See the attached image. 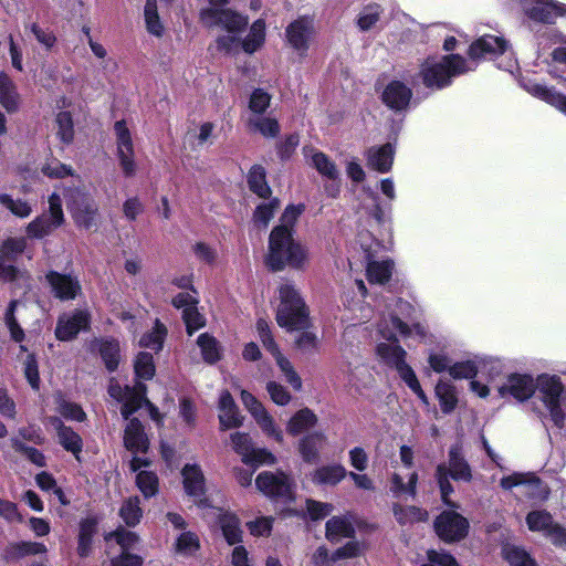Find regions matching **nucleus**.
<instances>
[{
	"instance_id": "30",
	"label": "nucleus",
	"mask_w": 566,
	"mask_h": 566,
	"mask_svg": "<svg viewBox=\"0 0 566 566\" xmlns=\"http://www.w3.org/2000/svg\"><path fill=\"white\" fill-rule=\"evenodd\" d=\"M411 90L400 81L390 82L382 91V102L394 111L405 109L411 99Z\"/></svg>"
},
{
	"instance_id": "57",
	"label": "nucleus",
	"mask_w": 566,
	"mask_h": 566,
	"mask_svg": "<svg viewBox=\"0 0 566 566\" xmlns=\"http://www.w3.org/2000/svg\"><path fill=\"white\" fill-rule=\"evenodd\" d=\"M105 539H115L116 543L120 546L122 553H127L135 548V546L138 544L139 537L135 532L119 527L115 532L107 534Z\"/></svg>"
},
{
	"instance_id": "56",
	"label": "nucleus",
	"mask_w": 566,
	"mask_h": 566,
	"mask_svg": "<svg viewBox=\"0 0 566 566\" xmlns=\"http://www.w3.org/2000/svg\"><path fill=\"white\" fill-rule=\"evenodd\" d=\"M479 374V358L452 364L449 375L454 379H473Z\"/></svg>"
},
{
	"instance_id": "5",
	"label": "nucleus",
	"mask_w": 566,
	"mask_h": 566,
	"mask_svg": "<svg viewBox=\"0 0 566 566\" xmlns=\"http://www.w3.org/2000/svg\"><path fill=\"white\" fill-rule=\"evenodd\" d=\"M538 398L548 412V417L558 429L566 426V391L558 376L541 375Z\"/></svg>"
},
{
	"instance_id": "61",
	"label": "nucleus",
	"mask_w": 566,
	"mask_h": 566,
	"mask_svg": "<svg viewBox=\"0 0 566 566\" xmlns=\"http://www.w3.org/2000/svg\"><path fill=\"white\" fill-rule=\"evenodd\" d=\"M305 207L303 205H290L285 208L283 214L280 218V224L274 228H282L285 232H292L295 234L294 226L301 214L304 212Z\"/></svg>"
},
{
	"instance_id": "50",
	"label": "nucleus",
	"mask_w": 566,
	"mask_h": 566,
	"mask_svg": "<svg viewBox=\"0 0 566 566\" xmlns=\"http://www.w3.org/2000/svg\"><path fill=\"white\" fill-rule=\"evenodd\" d=\"M139 504L140 501L137 496L124 501L119 516L127 526H135L140 522L143 511Z\"/></svg>"
},
{
	"instance_id": "35",
	"label": "nucleus",
	"mask_w": 566,
	"mask_h": 566,
	"mask_svg": "<svg viewBox=\"0 0 566 566\" xmlns=\"http://www.w3.org/2000/svg\"><path fill=\"white\" fill-rule=\"evenodd\" d=\"M326 442V436L315 431L303 437L298 442V452L307 463H315L319 459V451Z\"/></svg>"
},
{
	"instance_id": "18",
	"label": "nucleus",
	"mask_w": 566,
	"mask_h": 566,
	"mask_svg": "<svg viewBox=\"0 0 566 566\" xmlns=\"http://www.w3.org/2000/svg\"><path fill=\"white\" fill-rule=\"evenodd\" d=\"M233 449L250 465L273 464L275 457L266 449H255L248 433L234 432L230 436Z\"/></svg>"
},
{
	"instance_id": "29",
	"label": "nucleus",
	"mask_w": 566,
	"mask_h": 566,
	"mask_svg": "<svg viewBox=\"0 0 566 566\" xmlns=\"http://www.w3.org/2000/svg\"><path fill=\"white\" fill-rule=\"evenodd\" d=\"M312 165L326 179L333 184L326 187L329 196L335 197L339 192V187L335 184L339 179V171L333 160L322 151L311 150Z\"/></svg>"
},
{
	"instance_id": "4",
	"label": "nucleus",
	"mask_w": 566,
	"mask_h": 566,
	"mask_svg": "<svg viewBox=\"0 0 566 566\" xmlns=\"http://www.w3.org/2000/svg\"><path fill=\"white\" fill-rule=\"evenodd\" d=\"M280 304L276 322L289 331L302 329L307 326L308 312L297 289L291 283L280 286Z\"/></svg>"
},
{
	"instance_id": "41",
	"label": "nucleus",
	"mask_w": 566,
	"mask_h": 566,
	"mask_svg": "<svg viewBox=\"0 0 566 566\" xmlns=\"http://www.w3.org/2000/svg\"><path fill=\"white\" fill-rule=\"evenodd\" d=\"M0 103L9 112H15L19 107V94L10 76L0 73Z\"/></svg>"
},
{
	"instance_id": "53",
	"label": "nucleus",
	"mask_w": 566,
	"mask_h": 566,
	"mask_svg": "<svg viewBox=\"0 0 566 566\" xmlns=\"http://www.w3.org/2000/svg\"><path fill=\"white\" fill-rule=\"evenodd\" d=\"M99 353L109 371H114L119 363V344L116 340H102L99 343Z\"/></svg>"
},
{
	"instance_id": "6",
	"label": "nucleus",
	"mask_w": 566,
	"mask_h": 566,
	"mask_svg": "<svg viewBox=\"0 0 566 566\" xmlns=\"http://www.w3.org/2000/svg\"><path fill=\"white\" fill-rule=\"evenodd\" d=\"M108 394L112 398L122 402V416L128 419L130 415L137 411L143 405H146L150 418L157 423L163 422L161 415L156 406L146 398V385L137 382L135 386H120L114 378L111 379Z\"/></svg>"
},
{
	"instance_id": "19",
	"label": "nucleus",
	"mask_w": 566,
	"mask_h": 566,
	"mask_svg": "<svg viewBox=\"0 0 566 566\" xmlns=\"http://www.w3.org/2000/svg\"><path fill=\"white\" fill-rule=\"evenodd\" d=\"M91 323V315L86 310H75L62 314L56 324L55 336L59 340L67 342L86 331Z\"/></svg>"
},
{
	"instance_id": "47",
	"label": "nucleus",
	"mask_w": 566,
	"mask_h": 566,
	"mask_svg": "<svg viewBox=\"0 0 566 566\" xmlns=\"http://www.w3.org/2000/svg\"><path fill=\"white\" fill-rule=\"evenodd\" d=\"M436 395L444 413H450L455 408L458 398L451 384L440 380L436 386Z\"/></svg>"
},
{
	"instance_id": "12",
	"label": "nucleus",
	"mask_w": 566,
	"mask_h": 566,
	"mask_svg": "<svg viewBox=\"0 0 566 566\" xmlns=\"http://www.w3.org/2000/svg\"><path fill=\"white\" fill-rule=\"evenodd\" d=\"M200 20L208 28L219 27L232 34L240 33L249 23L247 15L218 7L202 9Z\"/></svg>"
},
{
	"instance_id": "36",
	"label": "nucleus",
	"mask_w": 566,
	"mask_h": 566,
	"mask_svg": "<svg viewBox=\"0 0 566 566\" xmlns=\"http://www.w3.org/2000/svg\"><path fill=\"white\" fill-rule=\"evenodd\" d=\"M265 39V21L263 19H258L251 24L248 34L241 40V48L244 53L253 54L264 45Z\"/></svg>"
},
{
	"instance_id": "9",
	"label": "nucleus",
	"mask_w": 566,
	"mask_h": 566,
	"mask_svg": "<svg viewBox=\"0 0 566 566\" xmlns=\"http://www.w3.org/2000/svg\"><path fill=\"white\" fill-rule=\"evenodd\" d=\"M65 198L67 208L78 228L85 230L97 228L98 207L85 188H70L65 191Z\"/></svg>"
},
{
	"instance_id": "23",
	"label": "nucleus",
	"mask_w": 566,
	"mask_h": 566,
	"mask_svg": "<svg viewBox=\"0 0 566 566\" xmlns=\"http://www.w3.org/2000/svg\"><path fill=\"white\" fill-rule=\"evenodd\" d=\"M359 242L363 250L366 253V259L368 260L366 272L367 279L370 283L385 284L391 277L394 270V262L389 259L381 261H371L373 247L371 242L369 243L364 239V235H359Z\"/></svg>"
},
{
	"instance_id": "44",
	"label": "nucleus",
	"mask_w": 566,
	"mask_h": 566,
	"mask_svg": "<svg viewBox=\"0 0 566 566\" xmlns=\"http://www.w3.org/2000/svg\"><path fill=\"white\" fill-rule=\"evenodd\" d=\"M248 126L251 130L261 134L265 138H274L280 133L277 120L270 116H250Z\"/></svg>"
},
{
	"instance_id": "62",
	"label": "nucleus",
	"mask_w": 566,
	"mask_h": 566,
	"mask_svg": "<svg viewBox=\"0 0 566 566\" xmlns=\"http://www.w3.org/2000/svg\"><path fill=\"white\" fill-rule=\"evenodd\" d=\"M271 103V95L262 90L255 88L250 96L249 109L252 113L251 116H260L265 113Z\"/></svg>"
},
{
	"instance_id": "25",
	"label": "nucleus",
	"mask_w": 566,
	"mask_h": 566,
	"mask_svg": "<svg viewBox=\"0 0 566 566\" xmlns=\"http://www.w3.org/2000/svg\"><path fill=\"white\" fill-rule=\"evenodd\" d=\"M184 488L188 495L199 499L198 505L206 507L208 502L201 499L205 494V476L198 464H186L182 469Z\"/></svg>"
},
{
	"instance_id": "26",
	"label": "nucleus",
	"mask_w": 566,
	"mask_h": 566,
	"mask_svg": "<svg viewBox=\"0 0 566 566\" xmlns=\"http://www.w3.org/2000/svg\"><path fill=\"white\" fill-rule=\"evenodd\" d=\"M219 422L221 430L233 429L242 426L243 417L229 391L224 390L219 397Z\"/></svg>"
},
{
	"instance_id": "13",
	"label": "nucleus",
	"mask_w": 566,
	"mask_h": 566,
	"mask_svg": "<svg viewBox=\"0 0 566 566\" xmlns=\"http://www.w3.org/2000/svg\"><path fill=\"white\" fill-rule=\"evenodd\" d=\"M114 134L116 154L123 174L126 177H133L136 174L135 149L132 133L125 120H117L114 124Z\"/></svg>"
},
{
	"instance_id": "17",
	"label": "nucleus",
	"mask_w": 566,
	"mask_h": 566,
	"mask_svg": "<svg viewBox=\"0 0 566 566\" xmlns=\"http://www.w3.org/2000/svg\"><path fill=\"white\" fill-rule=\"evenodd\" d=\"M525 14L536 22L554 23L558 17H566V4L557 0H523Z\"/></svg>"
},
{
	"instance_id": "20",
	"label": "nucleus",
	"mask_w": 566,
	"mask_h": 566,
	"mask_svg": "<svg viewBox=\"0 0 566 566\" xmlns=\"http://www.w3.org/2000/svg\"><path fill=\"white\" fill-rule=\"evenodd\" d=\"M241 400L262 431L277 442H282L283 433L281 429L274 423L273 418L268 413L262 403L247 390L241 391Z\"/></svg>"
},
{
	"instance_id": "15",
	"label": "nucleus",
	"mask_w": 566,
	"mask_h": 566,
	"mask_svg": "<svg viewBox=\"0 0 566 566\" xmlns=\"http://www.w3.org/2000/svg\"><path fill=\"white\" fill-rule=\"evenodd\" d=\"M314 34V20L308 15L295 19L285 29L287 43L300 56L307 55Z\"/></svg>"
},
{
	"instance_id": "38",
	"label": "nucleus",
	"mask_w": 566,
	"mask_h": 566,
	"mask_svg": "<svg viewBox=\"0 0 566 566\" xmlns=\"http://www.w3.org/2000/svg\"><path fill=\"white\" fill-rule=\"evenodd\" d=\"M317 416L308 408L295 412L287 422L286 430L292 436L303 433L317 423Z\"/></svg>"
},
{
	"instance_id": "58",
	"label": "nucleus",
	"mask_w": 566,
	"mask_h": 566,
	"mask_svg": "<svg viewBox=\"0 0 566 566\" xmlns=\"http://www.w3.org/2000/svg\"><path fill=\"white\" fill-rule=\"evenodd\" d=\"M25 30L30 31L38 43L45 50H51L56 43V36L50 28H43L36 22L25 24Z\"/></svg>"
},
{
	"instance_id": "54",
	"label": "nucleus",
	"mask_w": 566,
	"mask_h": 566,
	"mask_svg": "<svg viewBox=\"0 0 566 566\" xmlns=\"http://www.w3.org/2000/svg\"><path fill=\"white\" fill-rule=\"evenodd\" d=\"M166 333V327L159 321H156L153 331L145 334L139 339V346L158 352L163 348Z\"/></svg>"
},
{
	"instance_id": "3",
	"label": "nucleus",
	"mask_w": 566,
	"mask_h": 566,
	"mask_svg": "<svg viewBox=\"0 0 566 566\" xmlns=\"http://www.w3.org/2000/svg\"><path fill=\"white\" fill-rule=\"evenodd\" d=\"M415 312L413 306L401 298H392L386 304V311L381 313L377 329L382 338H392L400 334L401 336L409 337L413 334L419 337L426 336V328L421 324L409 326L402 321L412 316Z\"/></svg>"
},
{
	"instance_id": "37",
	"label": "nucleus",
	"mask_w": 566,
	"mask_h": 566,
	"mask_svg": "<svg viewBox=\"0 0 566 566\" xmlns=\"http://www.w3.org/2000/svg\"><path fill=\"white\" fill-rule=\"evenodd\" d=\"M196 343L200 348L201 357L205 363L213 365L221 359L222 347L212 335L202 333L198 336Z\"/></svg>"
},
{
	"instance_id": "48",
	"label": "nucleus",
	"mask_w": 566,
	"mask_h": 566,
	"mask_svg": "<svg viewBox=\"0 0 566 566\" xmlns=\"http://www.w3.org/2000/svg\"><path fill=\"white\" fill-rule=\"evenodd\" d=\"M144 17L147 31L155 36H161L164 27L158 14L157 0H146Z\"/></svg>"
},
{
	"instance_id": "40",
	"label": "nucleus",
	"mask_w": 566,
	"mask_h": 566,
	"mask_svg": "<svg viewBox=\"0 0 566 566\" xmlns=\"http://www.w3.org/2000/svg\"><path fill=\"white\" fill-rule=\"evenodd\" d=\"M347 307L354 313V318L357 321V323H354L345 328L342 336L343 343H350V338L354 337V334L357 331V325L367 322L371 314V308L368 305L363 304L360 300L348 302Z\"/></svg>"
},
{
	"instance_id": "24",
	"label": "nucleus",
	"mask_w": 566,
	"mask_h": 566,
	"mask_svg": "<svg viewBox=\"0 0 566 566\" xmlns=\"http://www.w3.org/2000/svg\"><path fill=\"white\" fill-rule=\"evenodd\" d=\"M385 342H380L376 346V355L378 359L385 365L395 368L399 374L402 368H407L409 365L406 363V350L399 345L396 336L392 338H384Z\"/></svg>"
},
{
	"instance_id": "27",
	"label": "nucleus",
	"mask_w": 566,
	"mask_h": 566,
	"mask_svg": "<svg viewBox=\"0 0 566 566\" xmlns=\"http://www.w3.org/2000/svg\"><path fill=\"white\" fill-rule=\"evenodd\" d=\"M150 462L147 459L140 457H134L130 461V470L137 472L136 483L140 492L146 496L150 497L157 493L158 479L151 471L143 470V468L149 467Z\"/></svg>"
},
{
	"instance_id": "49",
	"label": "nucleus",
	"mask_w": 566,
	"mask_h": 566,
	"mask_svg": "<svg viewBox=\"0 0 566 566\" xmlns=\"http://www.w3.org/2000/svg\"><path fill=\"white\" fill-rule=\"evenodd\" d=\"M95 531L96 521L94 518H86L81 522L77 546V553L80 556L85 557L88 555Z\"/></svg>"
},
{
	"instance_id": "42",
	"label": "nucleus",
	"mask_w": 566,
	"mask_h": 566,
	"mask_svg": "<svg viewBox=\"0 0 566 566\" xmlns=\"http://www.w3.org/2000/svg\"><path fill=\"white\" fill-rule=\"evenodd\" d=\"M346 475L347 471L342 464L324 465L314 471L312 481L316 484L335 485Z\"/></svg>"
},
{
	"instance_id": "33",
	"label": "nucleus",
	"mask_w": 566,
	"mask_h": 566,
	"mask_svg": "<svg viewBox=\"0 0 566 566\" xmlns=\"http://www.w3.org/2000/svg\"><path fill=\"white\" fill-rule=\"evenodd\" d=\"M395 148L391 144L370 147L366 153L367 165L378 172H388L394 163Z\"/></svg>"
},
{
	"instance_id": "32",
	"label": "nucleus",
	"mask_w": 566,
	"mask_h": 566,
	"mask_svg": "<svg viewBox=\"0 0 566 566\" xmlns=\"http://www.w3.org/2000/svg\"><path fill=\"white\" fill-rule=\"evenodd\" d=\"M522 85L531 95L546 102L566 114V96L535 81H523Z\"/></svg>"
},
{
	"instance_id": "14",
	"label": "nucleus",
	"mask_w": 566,
	"mask_h": 566,
	"mask_svg": "<svg viewBox=\"0 0 566 566\" xmlns=\"http://www.w3.org/2000/svg\"><path fill=\"white\" fill-rule=\"evenodd\" d=\"M526 524L532 532L543 533L555 546H566V528L554 522L545 510H535L527 514Z\"/></svg>"
},
{
	"instance_id": "8",
	"label": "nucleus",
	"mask_w": 566,
	"mask_h": 566,
	"mask_svg": "<svg viewBox=\"0 0 566 566\" xmlns=\"http://www.w3.org/2000/svg\"><path fill=\"white\" fill-rule=\"evenodd\" d=\"M449 476L457 481L469 482L472 479L471 469L462 457L461 447L454 444L449 451V465L441 463L437 467L436 479L438 481L441 497L444 504L451 505L449 496L453 493V488Z\"/></svg>"
},
{
	"instance_id": "46",
	"label": "nucleus",
	"mask_w": 566,
	"mask_h": 566,
	"mask_svg": "<svg viewBox=\"0 0 566 566\" xmlns=\"http://www.w3.org/2000/svg\"><path fill=\"white\" fill-rule=\"evenodd\" d=\"M392 511L397 522L400 525H408L428 520L427 511H423L417 506H402L400 504H394Z\"/></svg>"
},
{
	"instance_id": "59",
	"label": "nucleus",
	"mask_w": 566,
	"mask_h": 566,
	"mask_svg": "<svg viewBox=\"0 0 566 566\" xmlns=\"http://www.w3.org/2000/svg\"><path fill=\"white\" fill-rule=\"evenodd\" d=\"M274 359L279 368L281 369L282 374L284 375L285 380L292 386L293 389L297 391L301 390L302 379L295 371L292 363L285 356H283L282 353L274 356Z\"/></svg>"
},
{
	"instance_id": "1",
	"label": "nucleus",
	"mask_w": 566,
	"mask_h": 566,
	"mask_svg": "<svg viewBox=\"0 0 566 566\" xmlns=\"http://www.w3.org/2000/svg\"><path fill=\"white\" fill-rule=\"evenodd\" d=\"M264 261L266 266L274 272L283 271L286 268L302 271L310 262V253L307 247L292 232H285L282 228H273L269 235Z\"/></svg>"
},
{
	"instance_id": "55",
	"label": "nucleus",
	"mask_w": 566,
	"mask_h": 566,
	"mask_svg": "<svg viewBox=\"0 0 566 566\" xmlns=\"http://www.w3.org/2000/svg\"><path fill=\"white\" fill-rule=\"evenodd\" d=\"M503 556L511 566H535L527 552L514 545H505Z\"/></svg>"
},
{
	"instance_id": "34",
	"label": "nucleus",
	"mask_w": 566,
	"mask_h": 566,
	"mask_svg": "<svg viewBox=\"0 0 566 566\" xmlns=\"http://www.w3.org/2000/svg\"><path fill=\"white\" fill-rule=\"evenodd\" d=\"M124 443L127 450L133 453L146 452L148 449V439L144 432L142 422L133 418L125 428Z\"/></svg>"
},
{
	"instance_id": "31",
	"label": "nucleus",
	"mask_w": 566,
	"mask_h": 566,
	"mask_svg": "<svg viewBox=\"0 0 566 566\" xmlns=\"http://www.w3.org/2000/svg\"><path fill=\"white\" fill-rule=\"evenodd\" d=\"M213 514L218 518L222 535L229 545H235L242 541V530L239 517L228 511L212 507Z\"/></svg>"
},
{
	"instance_id": "10",
	"label": "nucleus",
	"mask_w": 566,
	"mask_h": 566,
	"mask_svg": "<svg viewBox=\"0 0 566 566\" xmlns=\"http://www.w3.org/2000/svg\"><path fill=\"white\" fill-rule=\"evenodd\" d=\"M63 222L62 200L57 193L53 192L49 197V211L43 212L28 224L27 237L29 239H43L61 227Z\"/></svg>"
},
{
	"instance_id": "22",
	"label": "nucleus",
	"mask_w": 566,
	"mask_h": 566,
	"mask_svg": "<svg viewBox=\"0 0 566 566\" xmlns=\"http://www.w3.org/2000/svg\"><path fill=\"white\" fill-rule=\"evenodd\" d=\"M45 277L52 293L61 301L74 300L81 293L82 287L76 276L50 271Z\"/></svg>"
},
{
	"instance_id": "16",
	"label": "nucleus",
	"mask_w": 566,
	"mask_h": 566,
	"mask_svg": "<svg viewBox=\"0 0 566 566\" xmlns=\"http://www.w3.org/2000/svg\"><path fill=\"white\" fill-rule=\"evenodd\" d=\"M437 535L447 543L464 538L469 531V522L454 511H443L434 521Z\"/></svg>"
},
{
	"instance_id": "63",
	"label": "nucleus",
	"mask_w": 566,
	"mask_h": 566,
	"mask_svg": "<svg viewBox=\"0 0 566 566\" xmlns=\"http://www.w3.org/2000/svg\"><path fill=\"white\" fill-rule=\"evenodd\" d=\"M56 411L65 419L74 421H83L85 419V412L78 405L67 401L61 396L56 398Z\"/></svg>"
},
{
	"instance_id": "21",
	"label": "nucleus",
	"mask_w": 566,
	"mask_h": 566,
	"mask_svg": "<svg viewBox=\"0 0 566 566\" xmlns=\"http://www.w3.org/2000/svg\"><path fill=\"white\" fill-rule=\"evenodd\" d=\"M536 388L538 389V380L535 384L528 375L512 374L503 385L499 386L497 391L501 397L511 395L518 401H525L533 396Z\"/></svg>"
},
{
	"instance_id": "11",
	"label": "nucleus",
	"mask_w": 566,
	"mask_h": 566,
	"mask_svg": "<svg viewBox=\"0 0 566 566\" xmlns=\"http://www.w3.org/2000/svg\"><path fill=\"white\" fill-rule=\"evenodd\" d=\"M260 492L269 497L280 500L284 503L293 502L295 499V484L292 479L283 472H262L255 480Z\"/></svg>"
},
{
	"instance_id": "52",
	"label": "nucleus",
	"mask_w": 566,
	"mask_h": 566,
	"mask_svg": "<svg viewBox=\"0 0 566 566\" xmlns=\"http://www.w3.org/2000/svg\"><path fill=\"white\" fill-rule=\"evenodd\" d=\"M505 364L502 359L496 357H479V374L482 377L493 381L496 377L503 374Z\"/></svg>"
},
{
	"instance_id": "39",
	"label": "nucleus",
	"mask_w": 566,
	"mask_h": 566,
	"mask_svg": "<svg viewBox=\"0 0 566 566\" xmlns=\"http://www.w3.org/2000/svg\"><path fill=\"white\" fill-rule=\"evenodd\" d=\"M418 473L411 472L408 475V481L405 482L402 476L398 473H392L390 478V492L397 499L408 495L415 497L417 494Z\"/></svg>"
},
{
	"instance_id": "60",
	"label": "nucleus",
	"mask_w": 566,
	"mask_h": 566,
	"mask_svg": "<svg viewBox=\"0 0 566 566\" xmlns=\"http://www.w3.org/2000/svg\"><path fill=\"white\" fill-rule=\"evenodd\" d=\"M176 552L184 556L193 555L200 547L197 534L192 532H184L176 539Z\"/></svg>"
},
{
	"instance_id": "64",
	"label": "nucleus",
	"mask_w": 566,
	"mask_h": 566,
	"mask_svg": "<svg viewBox=\"0 0 566 566\" xmlns=\"http://www.w3.org/2000/svg\"><path fill=\"white\" fill-rule=\"evenodd\" d=\"M421 566H459L455 558L446 551L430 549L427 552V563Z\"/></svg>"
},
{
	"instance_id": "7",
	"label": "nucleus",
	"mask_w": 566,
	"mask_h": 566,
	"mask_svg": "<svg viewBox=\"0 0 566 566\" xmlns=\"http://www.w3.org/2000/svg\"><path fill=\"white\" fill-rule=\"evenodd\" d=\"M472 60L501 57L497 67L513 73L517 69V61L513 56L505 39L499 35H483L475 40L469 49Z\"/></svg>"
},
{
	"instance_id": "51",
	"label": "nucleus",
	"mask_w": 566,
	"mask_h": 566,
	"mask_svg": "<svg viewBox=\"0 0 566 566\" xmlns=\"http://www.w3.org/2000/svg\"><path fill=\"white\" fill-rule=\"evenodd\" d=\"M500 485L504 490H511L514 486L541 488V480L532 473H513L501 479Z\"/></svg>"
},
{
	"instance_id": "28",
	"label": "nucleus",
	"mask_w": 566,
	"mask_h": 566,
	"mask_svg": "<svg viewBox=\"0 0 566 566\" xmlns=\"http://www.w3.org/2000/svg\"><path fill=\"white\" fill-rule=\"evenodd\" d=\"M49 423L56 432L59 443L80 460V453L83 447L81 437L71 427H66L57 417L49 418Z\"/></svg>"
},
{
	"instance_id": "43",
	"label": "nucleus",
	"mask_w": 566,
	"mask_h": 566,
	"mask_svg": "<svg viewBox=\"0 0 566 566\" xmlns=\"http://www.w3.org/2000/svg\"><path fill=\"white\" fill-rule=\"evenodd\" d=\"M354 533L352 521L345 516H334L326 522V537L329 541H339L350 537Z\"/></svg>"
},
{
	"instance_id": "2",
	"label": "nucleus",
	"mask_w": 566,
	"mask_h": 566,
	"mask_svg": "<svg viewBox=\"0 0 566 566\" xmlns=\"http://www.w3.org/2000/svg\"><path fill=\"white\" fill-rule=\"evenodd\" d=\"M473 69L458 54L428 57L420 65L419 77L426 87L441 90L450 85L453 77Z\"/></svg>"
},
{
	"instance_id": "45",
	"label": "nucleus",
	"mask_w": 566,
	"mask_h": 566,
	"mask_svg": "<svg viewBox=\"0 0 566 566\" xmlns=\"http://www.w3.org/2000/svg\"><path fill=\"white\" fill-rule=\"evenodd\" d=\"M248 185L250 190L260 198H269L271 188L265 179V169L260 165H254L248 174Z\"/></svg>"
}]
</instances>
